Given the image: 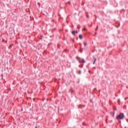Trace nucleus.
I'll list each match as a JSON object with an SVG mask.
<instances>
[{
  "label": "nucleus",
  "instance_id": "nucleus-13",
  "mask_svg": "<svg viewBox=\"0 0 128 128\" xmlns=\"http://www.w3.org/2000/svg\"><path fill=\"white\" fill-rule=\"evenodd\" d=\"M40 126H36L35 128H40Z\"/></svg>",
  "mask_w": 128,
  "mask_h": 128
},
{
  "label": "nucleus",
  "instance_id": "nucleus-5",
  "mask_svg": "<svg viewBox=\"0 0 128 128\" xmlns=\"http://www.w3.org/2000/svg\"><path fill=\"white\" fill-rule=\"evenodd\" d=\"M94 61L93 62V64H96V58H94Z\"/></svg>",
  "mask_w": 128,
  "mask_h": 128
},
{
  "label": "nucleus",
  "instance_id": "nucleus-2",
  "mask_svg": "<svg viewBox=\"0 0 128 128\" xmlns=\"http://www.w3.org/2000/svg\"><path fill=\"white\" fill-rule=\"evenodd\" d=\"M76 34H78V30H73L72 32V34H73V36H76Z\"/></svg>",
  "mask_w": 128,
  "mask_h": 128
},
{
  "label": "nucleus",
  "instance_id": "nucleus-20",
  "mask_svg": "<svg viewBox=\"0 0 128 128\" xmlns=\"http://www.w3.org/2000/svg\"><path fill=\"white\" fill-rule=\"evenodd\" d=\"M90 102H92V100H90Z\"/></svg>",
  "mask_w": 128,
  "mask_h": 128
},
{
  "label": "nucleus",
  "instance_id": "nucleus-1",
  "mask_svg": "<svg viewBox=\"0 0 128 128\" xmlns=\"http://www.w3.org/2000/svg\"><path fill=\"white\" fill-rule=\"evenodd\" d=\"M124 113H120L116 116V120H124Z\"/></svg>",
  "mask_w": 128,
  "mask_h": 128
},
{
  "label": "nucleus",
  "instance_id": "nucleus-16",
  "mask_svg": "<svg viewBox=\"0 0 128 128\" xmlns=\"http://www.w3.org/2000/svg\"><path fill=\"white\" fill-rule=\"evenodd\" d=\"M72 41L73 42H75L74 38L72 39Z\"/></svg>",
  "mask_w": 128,
  "mask_h": 128
},
{
  "label": "nucleus",
  "instance_id": "nucleus-3",
  "mask_svg": "<svg viewBox=\"0 0 128 128\" xmlns=\"http://www.w3.org/2000/svg\"><path fill=\"white\" fill-rule=\"evenodd\" d=\"M79 38L80 40H82V38H84V36L82 34L79 35Z\"/></svg>",
  "mask_w": 128,
  "mask_h": 128
},
{
  "label": "nucleus",
  "instance_id": "nucleus-7",
  "mask_svg": "<svg viewBox=\"0 0 128 128\" xmlns=\"http://www.w3.org/2000/svg\"><path fill=\"white\" fill-rule=\"evenodd\" d=\"M30 110L34 112V106H32V108H30Z\"/></svg>",
  "mask_w": 128,
  "mask_h": 128
},
{
  "label": "nucleus",
  "instance_id": "nucleus-8",
  "mask_svg": "<svg viewBox=\"0 0 128 128\" xmlns=\"http://www.w3.org/2000/svg\"><path fill=\"white\" fill-rule=\"evenodd\" d=\"M58 48H60V44H58Z\"/></svg>",
  "mask_w": 128,
  "mask_h": 128
},
{
  "label": "nucleus",
  "instance_id": "nucleus-23",
  "mask_svg": "<svg viewBox=\"0 0 128 128\" xmlns=\"http://www.w3.org/2000/svg\"><path fill=\"white\" fill-rule=\"evenodd\" d=\"M80 52H82V50H80Z\"/></svg>",
  "mask_w": 128,
  "mask_h": 128
},
{
  "label": "nucleus",
  "instance_id": "nucleus-30",
  "mask_svg": "<svg viewBox=\"0 0 128 128\" xmlns=\"http://www.w3.org/2000/svg\"><path fill=\"white\" fill-rule=\"evenodd\" d=\"M126 120H128V119H127Z\"/></svg>",
  "mask_w": 128,
  "mask_h": 128
},
{
  "label": "nucleus",
  "instance_id": "nucleus-21",
  "mask_svg": "<svg viewBox=\"0 0 128 128\" xmlns=\"http://www.w3.org/2000/svg\"><path fill=\"white\" fill-rule=\"evenodd\" d=\"M1 76H2H2H4V74H2Z\"/></svg>",
  "mask_w": 128,
  "mask_h": 128
},
{
  "label": "nucleus",
  "instance_id": "nucleus-14",
  "mask_svg": "<svg viewBox=\"0 0 128 128\" xmlns=\"http://www.w3.org/2000/svg\"><path fill=\"white\" fill-rule=\"evenodd\" d=\"M72 2H70V1H69L67 2V4H70Z\"/></svg>",
  "mask_w": 128,
  "mask_h": 128
},
{
  "label": "nucleus",
  "instance_id": "nucleus-19",
  "mask_svg": "<svg viewBox=\"0 0 128 128\" xmlns=\"http://www.w3.org/2000/svg\"><path fill=\"white\" fill-rule=\"evenodd\" d=\"M128 99V97L124 98L125 100H126Z\"/></svg>",
  "mask_w": 128,
  "mask_h": 128
},
{
  "label": "nucleus",
  "instance_id": "nucleus-15",
  "mask_svg": "<svg viewBox=\"0 0 128 128\" xmlns=\"http://www.w3.org/2000/svg\"><path fill=\"white\" fill-rule=\"evenodd\" d=\"M86 17H87L88 18H90V16L86 15Z\"/></svg>",
  "mask_w": 128,
  "mask_h": 128
},
{
  "label": "nucleus",
  "instance_id": "nucleus-12",
  "mask_svg": "<svg viewBox=\"0 0 128 128\" xmlns=\"http://www.w3.org/2000/svg\"><path fill=\"white\" fill-rule=\"evenodd\" d=\"M98 30V26H97L96 30Z\"/></svg>",
  "mask_w": 128,
  "mask_h": 128
},
{
  "label": "nucleus",
  "instance_id": "nucleus-22",
  "mask_svg": "<svg viewBox=\"0 0 128 128\" xmlns=\"http://www.w3.org/2000/svg\"><path fill=\"white\" fill-rule=\"evenodd\" d=\"M24 110V108H22V112Z\"/></svg>",
  "mask_w": 128,
  "mask_h": 128
},
{
  "label": "nucleus",
  "instance_id": "nucleus-26",
  "mask_svg": "<svg viewBox=\"0 0 128 128\" xmlns=\"http://www.w3.org/2000/svg\"><path fill=\"white\" fill-rule=\"evenodd\" d=\"M82 66H84V64L82 65Z\"/></svg>",
  "mask_w": 128,
  "mask_h": 128
},
{
  "label": "nucleus",
  "instance_id": "nucleus-25",
  "mask_svg": "<svg viewBox=\"0 0 128 128\" xmlns=\"http://www.w3.org/2000/svg\"><path fill=\"white\" fill-rule=\"evenodd\" d=\"M80 44V45H82V43H80V44Z\"/></svg>",
  "mask_w": 128,
  "mask_h": 128
},
{
  "label": "nucleus",
  "instance_id": "nucleus-6",
  "mask_svg": "<svg viewBox=\"0 0 128 128\" xmlns=\"http://www.w3.org/2000/svg\"><path fill=\"white\" fill-rule=\"evenodd\" d=\"M110 114L112 116H114L115 112H110Z\"/></svg>",
  "mask_w": 128,
  "mask_h": 128
},
{
  "label": "nucleus",
  "instance_id": "nucleus-27",
  "mask_svg": "<svg viewBox=\"0 0 128 128\" xmlns=\"http://www.w3.org/2000/svg\"><path fill=\"white\" fill-rule=\"evenodd\" d=\"M119 26H120V23Z\"/></svg>",
  "mask_w": 128,
  "mask_h": 128
},
{
  "label": "nucleus",
  "instance_id": "nucleus-31",
  "mask_svg": "<svg viewBox=\"0 0 128 128\" xmlns=\"http://www.w3.org/2000/svg\"><path fill=\"white\" fill-rule=\"evenodd\" d=\"M125 128H126V127H125Z\"/></svg>",
  "mask_w": 128,
  "mask_h": 128
},
{
  "label": "nucleus",
  "instance_id": "nucleus-18",
  "mask_svg": "<svg viewBox=\"0 0 128 128\" xmlns=\"http://www.w3.org/2000/svg\"><path fill=\"white\" fill-rule=\"evenodd\" d=\"M80 80H78V82H77L78 84H80Z\"/></svg>",
  "mask_w": 128,
  "mask_h": 128
},
{
  "label": "nucleus",
  "instance_id": "nucleus-17",
  "mask_svg": "<svg viewBox=\"0 0 128 128\" xmlns=\"http://www.w3.org/2000/svg\"><path fill=\"white\" fill-rule=\"evenodd\" d=\"M36 126H40L38 123L36 124Z\"/></svg>",
  "mask_w": 128,
  "mask_h": 128
},
{
  "label": "nucleus",
  "instance_id": "nucleus-28",
  "mask_svg": "<svg viewBox=\"0 0 128 128\" xmlns=\"http://www.w3.org/2000/svg\"><path fill=\"white\" fill-rule=\"evenodd\" d=\"M10 2H12V0H10Z\"/></svg>",
  "mask_w": 128,
  "mask_h": 128
},
{
  "label": "nucleus",
  "instance_id": "nucleus-4",
  "mask_svg": "<svg viewBox=\"0 0 128 128\" xmlns=\"http://www.w3.org/2000/svg\"><path fill=\"white\" fill-rule=\"evenodd\" d=\"M79 62H83V64H84L86 62V60L84 59H82V60H78Z\"/></svg>",
  "mask_w": 128,
  "mask_h": 128
},
{
  "label": "nucleus",
  "instance_id": "nucleus-24",
  "mask_svg": "<svg viewBox=\"0 0 128 128\" xmlns=\"http://www.w3.org/2000/svg\"><path fill=\"white\" fill-rule=\"evenodd\" d=\"M66 32H68V30L67 29V30H66Z\"/></svg>",
  "mask_w": 128,
  "mask_h": 128
},
{
  "label": "nucleus",
  "instance_id": "nucleus-10",
  "mask_svg": "<svg viewBox=\"0 0 128 128\" xmlns=\"http://www.w3.org/2000/svg\"><path fill=\"white\" fill-rule=\"evenodd\" d=\"M118 104H120V100H118Z\"/></svg>",
  "mask_w": 128,
  "mask_h": 128
},
{
  "label": "nucleus",
  "instance_id": "nucleus-29",
  "mask_svg": "<svg viewBox=\"0 0 128 128\" xmlns=\"http://www.w3.org/2000/svg\"><path fill=\"white\" fill-rule=\"evenodd\" d=\"M6 42H8V41H6Z\"/></svg>",
  "mask_w": 128,
  "mask_h": 128
},
{
  "label": "nucleus",
  "instance_id": "nucleus-11",
  "mask_svg": "<svg viewBox=\"0 0 128 128\" xmlns=\"http://www.w3.org/2000/svg\"><path fill=\"white\" fill-rule=\"evenodd\" d=\"M79 74H82V70H80L79 72H78Z\"/></svg>",
  "mask_w": 128,
  "mask_h": 128
},
{
  "label": "nucleus",
  "instance_id": "nucleus-9",
  "mask_svg": "<svg viewBox=\"0 0 128 128\" xmlns=\"http://www.w3.org/2000/svg\"><path fill=\"white\" fill-rule=\"evenodd\" d=\"M84 46H88V43L87 42H84Z\"/></svg>",
  "mask_w": 128,
  "mask_h": 128
}]
</instances>
